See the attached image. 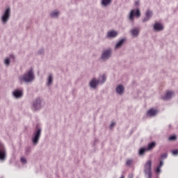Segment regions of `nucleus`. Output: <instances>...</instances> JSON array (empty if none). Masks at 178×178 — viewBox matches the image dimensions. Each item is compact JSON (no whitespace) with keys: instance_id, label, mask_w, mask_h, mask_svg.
Returning <instances> with one entry per match:
<instances>
[{"instance_id":"e433bc0d","label":"nucleus","mask_w":178,"mask_h":178,"mask_svg":"<svg viewBox=\"0 0 178 178\" xmlns=\"http://www.w3.org/2000/svg\"><path fill=\"white\" fill-rule=\"evenodd\" d=\"M129 178H133V175L131 174V175H129Z\"/></svg>"},{"instance_id":"ea45409f","label":"nucleus","mask_w":178,"mask_h":178,"mask_svg":"<svg viewBox=\"0 0 178 178\" xmlns=\"http://www.w3.org/2000/svg\"><path fill=\"white\" fill-rule=\"evenodd\" d=\"M169 127H170V125H169Z\"/></svg>"},{"instance_id":"2f4dec72","label":"nucleus","mask_w":178,"mask_h":178,"mask_svg":"<svg viewBox=\"0 0 178 178\" xmlns=\"http://www.w3.org/2000/svg\"><path fill=\"white\" fill-rule=\"evenodd\" d=\"M5 63L8 65L9 63H10V60H9V58H6L5 60Z\"/></svg>"},{"instance_id":"2eb2a0df","label":"nucleus","mask_w":178,"mask_h":178,"mask_svg":"<svg viewBox=\"0 0 178 178\" xmlns=\"http://www.w3.org/2000/svg\"><path fill=\"white\" fill-rule=\"evenodd\" d=\"M116 91L118 94L122 95L124 91V88L122 85H120L117 87Z\"/></svg>"},{"instance_id":"f257e3e1","label":"nucleus","mask_w":178,"mask_h":178,"mask_svg":"<svg viewBox=\"0 0 178 178\" xmlns=\"http://www.w3.org/2000/svg\"><path fill=\"white\" fill-rule=\"evenodd\" d=\"M144 173L147 178H152V161L149 160L144 165Z\"/></svg>"},{"instance_id":"4c0bfd02","label":"nucleus","mask_w":178,"mask_h":178,"mask_svg":"<svg viewBox=\"0 0 178 178\" xmlns=\"http://www.w3.org/2000/svg\"><path fill=\"white\" fill-rule=\"evenodd\" d=\"M138 3H139V1L136 2V5H138Z\"/></svg>"},{"instance_id":"a878e982","label":"nucleus","mask_w":178,"mask_h":178,"mask_svg":"<svg viewBox=\"0 0 178 178\" xmlns=\"http://www.w3.org/2000/svg\"><path fill=\"white\" fill-rule=\"evenodd\" d=\"M52 83V75L49 76V81L47 83V86H49Z\"/></svg>"},{"instance_id":"6ab92c4d","label":"nucleus","mask_w":178,"mask_h":178,"mask_svg":"<svg viewBox=\"0 0 178 178\" xmlns=\"http://www.w3.org/2000/svg\"><path fill=\"white\" fill-rule=\"evenodd\" d=\"M147 151H148L147 149V147H142L139 149V155H144V154H145V152H147Z\"/></svg>"},{"instance_id":"9b49d317","label":"nucleus","mask_w":178,"mask_h":178,"mask_svg":"<svg viewBox=\"0 0 178 178\" xmlns=\"http://www.w3.org/2000/svg\"><path fill=\"white\" fill-rule=\"evenodd\" d=\"M154 30H156L157 31H161L163 30V26H162L159 23H156L154 26Z\"/></svg>"},{"instance_id":"1a4fd4ad","label":"nucleus","mask_w":178,"mask_h":178,"mask_svg":"<svg viewBox=\"0 0 178 178\" xmlns=\"http://www.w3.org/2000/svg\"><path fill=\"white\" fill-rule=\"evenodd\" d=\"M155 147H156V142L154 141V142L149 143L147 144V147H146V149L147 151H152V149H154Z\"/></svg>"},{"instance_id":"7c9ffc66","label":"nucleus","mask_w":178,"mask_h":178,"mask_svg":"<svg viewBox=\"0 0 178 178\" xmlns=\"http://www.w3.org/2000/svg\"><path fill=\"white\" fill-rule=\"evenodd\" d=\"M115 126H116V123L112 122L110 125V129H113V127H115Z\"/></svg>"},{"instance_id":"393cba45","label":"nucleus","mask_w":178,"mask_h":178,"mask_svg":"<svg viewBox=\"0 0 178 178\" xmlns=\"http://www.w3.org/2000/svg\"><path fill=\"white\" fill-rule=\"evenodd\" d=\"M100 80H102L101 81V83H105V81H106V76L104 74L100 77Z\"/></svg>"},{"instance_id":"58836bf2","label":"nucleus","mask_w":178,"mask_h":178,"mask_svg":"<svg viewBox=\"0 0 178 178\" xmlns=\"http://www.w3.org/2000/svg\"><path fill=\"white\" fill-rule=\"evenodd\" d=\"M120 178H124V176H122Z\"/></svg>"},{"instance_id":"4468645a","label":"nucleus","mask_w":178,"mask_h":178,"mask_svg":"<svg viewBox=\"0 0 178 178\" xmlns=\"http://www.w3.org/2000/svg\"><path fill=\"white\" fill-rule=\"evenodd\" d=\"M117 35H118V32H116L115 31H111L108 32L107 34V37H108L109 38H113L116 37Z\"/></svg>"},{"instance_id":"39448f33","label":"nucleus","mask_w":178,"mask_h":178,"mask_svg":"<svg viewBox=\"0 0 178 178\" xmlns=\"http://www.w3.org/2000/svg\"><path fill=\"white\" fill-rule=\"evenodd\" d=\"M6 159V150L5 146L0 142V161H5Z\"/></svg>"},{"instance_id":"0eeeda50","label":"nucleus","mask_w":178,"mask_h":178,"mask_svg":"<svg viewBox=\"0 0 178 178\" xmlns=\"http://www.w3.org/2000/svg\"><path fill=\"white\" fill-rule=\"evenodd\" d=\"M33 108L37 111L41 108V99H36L33 103Z\"/></svg>"},{"instance_id":"b1692460","label":"nucleus","mask_w":178,"mask_h":178,"mask_svg":"<svg viewBox=\"0 0 178 178\" xmlns=\"http://www.w3.org/2000/svg\"><path fill=\"white\" fill-rule=\"evenodd\" d=\"M168 140L170 141H175V140H177V136L176 135H173L169 137Z\"/></svg>"},{"instance_id":"f3484780","label":"nucleus","mask_w":178,"mask_h":178,"mask_svg":"<svg viewBox=\"0 0 178 178\" xmlns=\"http://www.w3.org/2000/svg\"><path fill=\"white\" fill-rule=\"evenodd\" d=\"M140 33V29L138 28H136L131 31L132 35H138V33Z\"/></svg>"},{"instance_id":"dca6fc26","label":"nucleus","mask_w":178,"mask_h":178,"mask_svg":"<svg viewBox=\"0 0 178 178\" xmlns=\"http://www.w3.org/2000/svg\"><path fill=\"white\" fill-rule=\"evenodd\" d=\"M158 115V112H147L146 113L147 118H155Z\"/></svg>"},{"instance_id":"9d476101","label":"nucleus","mask_w":178,"mask_h":178,"mask_svg":"<svg viewBox=\"0 0 178 178\" xmlns=\"http://www.w3.org/2000/svg\"><path fill=\"white\" fill-rule=\"evenodd\" d=\"M13 96L15 98H22V97H23V92H22V90H16L13 92Z\"/></svg>"},{"instance_id":"412c9836","label":"nucleus","mask_w":178,"mask_h":178,"mask_svg":"<svg viewBox=\"0 0 178 178\" xmlns=\"http://www.w3.org/2000/svg\"><path fill=\"white\" fill-rule=\"evenodd\" d=\"M111 1V0H102V5H103V6H106V5H109Z\"/></svg>"},{"instance_id":"f03ea898","label":"nucleus","mask_w":178,"mask_h":178,"mask_svg":"<svg viewBox=\"0 0 178 178\" xmlns=\"http://www.w3.org/2000/svg\"><path fill=\"white\" fill-rule=\"evenodd\" d=\"M19 80L21 83L22 81H25V83H29V81H33V80H34V72H33V70L31 69L23 76L19 77Z\"/></svg>"},{"instance_id":"72a5a7b5","label":"nucleus","mask_w":178,"mask_h":178,"mask_svg":"<svg viewBox=\"0 0 178 178\" xmlns=\"http://www.w3.org/2000/svg\"><path fill=\"white\" fill-rule=\"evenodd\" d=\"M158 166H160V168H162V166H163V161H160L159 162V165Z\"/></svg>"},{"instance_id":"a211bd4d","label":"nucleus","mask_w":178,"mask_h":178,"mask_svg":"<svg viewBox=\"0 0 178 178\" xmlns=\"http://www.w3.org/2000/svg\"><path fill=\"white\" fill-rule=\"evenodd\" d=\"M152 16V13L149 10L147 11L146 13V17L147 18V19L145 18L143 19V22H147V20H148L149 19V17H151Z\"/></svg>"},{"instance_id":"4be33fe9","label":"nucleus","mask_w":178,"mask_h":178,"mask_svg":"<svg viewBox=\"0 0 178 178\" xmlns=\"http://www.w3.org/2000/svg\"><path fill=\"white\" fill-rule=\"evenodd\" d=\"M58 16H59V13L58 11H53L51 13V17H58Z\"/></svg>"},{"instance_id":"c756f323","label":"nucleus","mask_w":178,"mask_h":178,"mask_svg":"<svg viewBox=\"0 0 178 178\" xmlns=\"http://www.w3.org/2000/svg\"><path fill=\"white\" fill-rule=\"evenodd\" d=\"M161 166H157L156 169V173H161Z\"/></svg>"},{"instance_id":"7ed1b4c3","label":"nucleus","mask_w":178,"mask_h":178,"mask_svg":"<svg viewBox=\"0 0 178 178\" xmlns=\"http://www.w3.org/2000/svg\"><path fill=\"white\" fill-rule=\"evenodd\" d=\"M42 129L41 128H38L36 131L33 133V136H32V143L33 145H37L38 142L40 141V138H41V132Z\"/></svg>"},{"instance_id":"c85d7f7f","label":"nucleus","mask_w":178,"mask_h":178,"mask_svg":"<svg viewBox=\"0 0 178 178\" xmlns=\"http://www.w3.org/2000/svg\"><path fill=\"white\" fill-rule=\"evenodd\" d=\"M21 162L24 165L27 163V160H26V158H21Z\"/></svg>"},{"instance_id":"ddd939ff","label":"nucleus","mask_w":178,"mask_h":178,"mask_svg":"<svg viewBox=\"0 0 178 178\" xmlns=\"http://www.w3.org/2000/svg\"><path fill=\"white\" fill-rule=\"evenodd\" d=\"M173 92L168 91L166 92L165 96L163 97V99H170L173 96Z\"/></svg>"},{"instance_id":"c9c22d12","label":"nucleus","mask_w":178,"mask_h":178,"mask_svg":"<svg viewBox=\"0 0 178 178\" xmlns=\"http://www.w3.org/2000/svg\"><path fill=\"white\" fill-rule=\"evenodd\" d=\"M10 59H15V57L13 56H10Z\"/></svg>"},{"instance_id":"423d86ee","label":"nucleus","mask_w":178,"mask_h":178,"mask_svg":"<svg viewBox=\"0 0 178 178\" xmlns=\"http://www.w3.org/2000/svg\"><path fill=\"white\" fill-rule=\"evenodd\" d=\"M9 17H10V8L6 9L4 14L1 17V20L3 23H7L9 20Z\"/></svg>"},{"instance_id":"5701e85b","label":"nucleus","mask_w":178,"mask_h":178,"mask_svg":"<svg viewBox=\"0 0 178 178\" xmlns=\"http://www.w3.org/2000/svg\"><path fill=\"white\" fill-rule=\"evenodd\" d=\"M134 161H133V159H129V160H127V162H126V165L127 166H131V165H133V163H134Z\"/></svg>"},{"instance_id":"20e7f679","label":"nucleus","mask_w":178,"mask_h":178,"mask_svg":"<svg viewBox=\"0 0 178 178\" xmlns=\"http://www.w3.org/2000/svg\"><path fill=\"white\" fill-rule=\"evenodd\" d=\"M134 16L135 17H140V16H141V13L139 9H134L131 10L129 13V19H131V22L134 20Z\"/></svg>"},{"instance_id":"cd10ccee","label":"nucleus","mask_w":178,"mask_h":178,"mask_svg":"<svg viewBox=\"0 0 178 178\" xmlns=\"http://www.w3.org/2000/svg\"><path fill=\"white\" fill-rule=\"evenodd\" d=\"M161 158L162 159H166V158H168V153H165L163 154H161Z\"/></svg>"},{"instance_id":"6e6552de","label":"nucleus","mask_w":178,"mask_h":178,"mask_svg":"<svg viewBox=\"0 0 178 178\" xmlns=\"http://www.w3.org/2000/svg\"><path fill=\"white\" fill-rule=\"evenodd\" d=\"M111 54H112V51L111 49L105 51L102 55V59H103L104 60H106V59H109V58H111Z\"/></svg>"},{"instance_id":"473e14b6","label":"nucleus","mask_w":178,"mask_h":178,"mask_svg":"<svg viewBox=\"0 0 178 178\" xmlns=\"http://www.w3.org/2000/svg\"><path fill=\"white\" fill-rule=\"evenodd\" d=\"M172 154L173 155H178V149H175L172 151Z\"/></svg>"},{"instance_id":"bb28decb","label":"nucleus","mask_w":178,"mask_h":178,"mask_svg":"<svg viewBox=\"0 0 178 178\" xmlns=\"http://www.w3.org/2000/svg\"><path fill=\"white\" fill-rule=\"evenodd\" d=\"M30 152H31V148L30 147H26V154H27V155H29V154H30Z\"/></svg>"},{"instance_id":"f704fd0d","label":"nucleus","mask_w":178,"mask_h":178,"mask_svg":"<svg viewBox=\"0 0 178 178\" xmlns=\"http://www.w3.org/2000/svg\"><path fill=\"white\" fill-rule=\"evenodd\" d=\"M148 112H156V110L154 109V108H150Z\"/></svg>"},{"instance_id":"f8f14e48","label":"nucleus","mask_w":178,"mask_h":178,"mask_svg":"<svg viewBox=\"0 0 178 178\" xmlns=\"http://www.w3.org/2000/svg\"><path fill=\"white\" fill-rule=\"evenodd\" d=\"M98 84H99V81L98 80L92 79L90 81V87H92V88H95Z\"/></svg>"},{"instance_id":"aec40b11","label":"nucleus","mask_w":178,"mask_h":178,"mask_svg":"<svg viewBox=\"0 0 178 178\" xmlns=\"http://www.w3.org/2000/svg\"><path fill=\"white\" fill-rule=\"evenodd\" d=\"M124 42V40L122 39L117 43V44L115 45V48H120V47L123 45Z\"/></svg>"}]
</instances>
